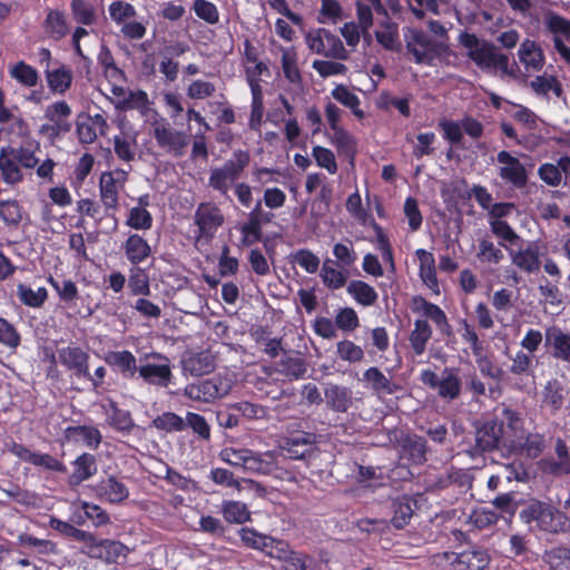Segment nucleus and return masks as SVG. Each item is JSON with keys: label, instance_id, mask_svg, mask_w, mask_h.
Returning a JSON list of instances; mask_svg holds the SVG:
<instances>
[{"label": "nucleus", "instance_id": "obj_1", "mask_svg": "<svg viewBox=\"0 0 570 570\" xmlns=\"http://www.w3.org/2000/svg\"><path fill=\"white\" fill-rule=\"evenodd\" d=\"M29 146H3L0 148V178L8 186H17L24 180V170L36 169L37 177L45 183L53 181L57 163L51 158L40 160L37 151Z\"/></svg>", "mask_w": 570, "mask_h": 570}, {"label": "nucleus", "instance_id": "obj_2", "mask_svg": "<svg viewBox=\"0 0 570 570\" xmlns=\"http://www.w3.org/2000/svg\"><path fill=\"white\" fill-rule=\"evenodd\" d=\"M519 515L531 529L549 534H564L570 531V517L567 512L548 502L531 501Z\"/></svg>", "mask_w": 570, "mask_h": 570}, {"label": "nucleus", "instance_id": "obj_3", "mask_svg": "<svg viewBox=\"0 0 570 570\" xmlns=\"http://www.w3.org/2000/svg\"><path fill=\"white\" fill-rule=\"evenodd\" d=\"M459 43L465 49L466 57L482 71L501 70L509 73V57L489 40L479 38L475 33L462 32Z\"/></svg>", "mask_w": 570, "mask_h": 570}, {"label": "nucleus", "instance_id": "obj_4", "mask_svg": "<svg viewBox=\"0 0 570 570\" xmlns=\"http://www.w3.org/2000/svg\"><path fill=\"white\" fill-rule=\"evenodd\" d=\"M234 376L229 373H218L209 379L198 380L187 384L181 395L193 402L213 403L227 396L234 386Z\"/></svg>", "mask_w": 570, "mask_h": 570}, {"label": "nucleus", "instance_id": "obj_5", "mask_svg": "<svg viewBox=\"0 0 570 570\" xmlns=\"http://www.w3.org/2000/svg\"><path fill=\"white\" fill-rule=\"evenodd\" d=\"M420 381L436 391L438 395L448 402L459 399L462 392V381L458 367H444L441 376L430 368L422 370Z\"/></svg>", "mask_w": 570, "mask_h": 570}, {"label": "nucleus", "instance_id": "obj_6", "mask_svg": "<svg viewBox=\"0 0 570 570\" xmlns=\"http://www.w3.org/2000/svg\"><path fill=\"white\" fill-rule=\"evenodd\" d=\"M248 163L249 155L247 151H234L232 158L225 161L222 167L210 170L208 185L223 196H227L230 186L240 176Z\"/></svg>", "mask_w": 570, "mask_h": 570}, {"label": "nucleus", "instance_id": "obj_7", "mask_svg": "<svg viewBox=\"0 0 570 570\" xmlns=\"http://www.w3.org/2000/svg\"><path fill=\"white\" fill-rule=\"evenodd\" d=\"M304 41L313 53L336 60H347L350 58L342 40L325 28L309 30L306 32Z\"/></svg>", "mask_w": 570, "mask_h": 570}, {"label": "nucleus", "instance_id": "obj_8", "mask_svg": "<svg viewBox=\"0 0 570 570\" xmlns=\"http://www.w3.org/2000/svg\"><path fill=\"white\" fill-rule=\"evenodd\" d=\"M151 128L154 138L160 149L175 157L185 154L189 144V136L185 131L176 130L165 118L153 121Z\"/></svg>", "mask_w": 570, "mask_h": 570}, {"label": "nucleus", "instance_id": "obj_9", "mask_svg": "<svg viewBox=\"0 0 570 570\" xmlns=\"http://www.w3.org/2000/svg\"><path fill=\"white\" fill-rule=\"evenodd\" d=\"M404 41L416 63L431 65L441 51V45L420 29H407L404 32Z\"/></svg>", "mask_w": 570, "mask_h": 570}, {"label": "nucleus", "instance_id": "obj_10", "mask_svg": "<svg viewBox=\"0 0 570 570\" xmlns=\"http://www.w3.org/2000/svg\"><path fill=\"white\" fill-rule=\"evenodd\" d=\"M497 160L499 163V176L504 183L518 189L525 187L528 174L524 165L517 157L502 150L498 153Z\"/></svg>", "mask_w": 570, "mask_h": 570}, {"label": "nucleus", "instance_id": "obj_11", "mask_svg": "<svg viewBox=\"0 0 570 570\" xmlns=\"http://www.w3.org/2000/svg\"><path fill=\"white\" fill-rule=\"evenodd\" d=\"M194 220L199 229V237L213 238L225 219L217 205L200 203L195 212Z\"/></svg>", "mask_w": 570, "mask_h": 570}, {"label": "nucleus", "instance_id": "obj_12", "mask_svg": "<svg viewBox=\"0 0 570 570\" xmlns=\"http://www.w3.org/2000/svg\"><path fill=\"white\" fill-rule=\"evenodd\" d=\"M500 245L509 253L511 263L522 272L533 274L539 271L541 262L537 243L528 242L524 247L520 246L518 249L508 246L503 242H500Z\"/></svg>", "mask_w": 570, "mask_h": 570}, {"label": "nucleus", "instance_id": "obj_13", "mask_svg": "<svg viewBox=\"0 0 570 570\" xmlns=\"http://www.w3.org/2000/svg\"><path fill=\"white\" fill-rule=\"evenodd\" d=\"M544 346L550 356L559 362L570 364V333L557 325L544 330Z\"/></svg>", "mask_w": 570, "mask_h": 570}, {"label": "nucleus", "instance_id": "obj_14", "mask_svg": "<svg viewBox=\"0 0 570 570\" xmlns=\"http://www.w3.org/2000/svg\"><path fill=\"white\" fill-rule=\"evenodd\" d=\"M390 441L396 443L412 462L425 461L426 441L422 436L394 430L390 433Z\"/></svg>", "mask_w": 570, "mask_h": 570}, {"label": "nucleus", "instance_id": "obj_15", "mask_svg": "<svg viewBox=\"0 0 570 570\" xmlns=\"http://www.w3.org/2000/svg\"><path fill=\"white\" fill-rule=\"evenodd\" d=\"M215 356L208 350L188 351L181 357L184 375L200 376L215 370Z\"/></svg>", "mask_w": 570, "mask_h": 570}, {"label": "nucleus", "instance_id": "obj_16", "mask_svg": "<svg viewBox=\"0 0 570 570\" xmlns=\"http://www.w3.org/2000/svg\"><path fill=\"white\" fill-rule=\"evenodd\" d=\"M151 356L163 362L158 364H142L138 367L137 372L144 382L160 387H167L173 376L169 360L158 353Z\"/></svg>", "mask_w": 570, "mask_h": 570}, {"label": "nucleus", "instance_id": "obj_17", "mask_svg": "<svg viewBox=\"0 0 570 570\" xmlns=\"http://www.w3.org/2000/svg\"><path fill=\"white\" fill-rule=\"evenodd\" d=\"M59 362L73 373L75 376L89 377V354L78 346H67L58 350Z\"/></svg>", "mask_w": 570, "mask_h": 570}, {"label": "nucleus", "instance_id": "obj_18", "mask_svg": "<svg viewBox=\"0 0 570 570\" xmlns=\"http://www.w3.org/2000/svg\"><path fill=\"white\" fill-rule=\"evenodd\" d=\"M101 409L106 416V423L111 429L122 434L131 433L135 428V421L129 411L118 407L114 401H109L107 404H102Z\"/></svg>", "mask_w": 570, "mask_h": 570}, {"label": "nucleus", "instance_id": "obj_19", "mask_svg": "<svg viewBox=\"0 0 570 570\" xmlns=\"http://www.w3.org/2000/svg\"><path fill=\"white\" fill-rule=\"evenodd\" d=\"M138 131L131 127L124 128L114 137V150L117 157L126 163L136 159L138 151Z\"/></svg>", "mask_w": 570, "mask_h": 570}, {"label": "nucleus", "instance_id": "obj_20", "mask_svg": "<svg viewBox=\"0 0 570 570\" xmlns=\"http://www.w3.org/2000/svg\"><path fill=\"white\" fill-rule=\"evenodd\" d=\"M503 434V422L490 421L475 432V450L479 452L492 451L498 448Z\"/></svg>", "mask_w": 570, "mask_h": 570}, {"label": "nucleus", "instance_id": "obj_21", "mask_svg": "<svg viewBox=\"0 0 570 570\" xmlns=\"http://www.w3.org/2000/svg\"><path fill=\"white\" fill-rule=\"evenodd\" d=\"M277 544L278 547L276 546V551L272 552V558L283 561V567L285 570L308 569V566L312 561L309 556L292 550L289 544L284 540Z\"/></svg>", "mask_w": 570, "mask_h": 570}, {"label": "nucleus", "instance_id": "obj_22", "mask_svg": "<svg viewBox=\"0 0 570 570\" xmlns=\"http://www.w3.org/2000/svg\"><path fill=\"white\" fill-rule=\"evenodd\" d=\"M327 406L338 413H345L353 403V392L350 387L328 383L324 391Z\"/></svg>", "mask_w": 570, "mask_h": 570}, {"label": "nucleus", "instance_id": "obj_23", "mask_svg": "<svg viewBox=\"0 0 570 570\" xmlns=\"http://www.w3.org/2000/svg\"><path fill=\"white\" fill-rule=\"evenodd\" d=\"M239 537L243 543L252 549L259 550L272 558V552L276 551L277 543H281V539H276L263 533L257 532L252 528H242L239 530Z\"/></svg>", "mask_w": 570, "mask_h": 570}, {"label": "nucleus", "instance_id": "obj_24", "mask_svg": "<svg viewBox=\"0 0 570 570\" xmlns=\"http://www.w3.org/2000/svg\"><path fill=\"white\" fill-rule=\"evenodd\" d=\"M363 381L366 383V386L377 395H391L400 389L395 382L376 366L368 367L364 371Z\"/></svg>", "mask_w": 570, "mask_h": 570}, {"label": "nucleus", "instance_id": "obj_25", "mask_svg": "<svg viewBox=\"0 0 570 570\" xmlns=\"http://www.w3.org/2000/svg\"><path fill=\"white\" fill-rule=\"evenodd\" d=\"M97 493L109 503H120L128 499L129 489L121 480L110 475L99 482Z\"/></svg>", "mask_w": 570, "mask_h": 570}, {"label": "nucleus", "instance_id": "obj_26", "mask_svg": "<svg viewBox=\"0 0 570 570\" xmlns=\"http://www.w3.org/2000/svg\"><path fill=\"white\" fill-rule=\"evenodd\" d=\"M282 453L276 451H266L257 453L253 450L247 462V472L269 475L276 470V463H279Z\"/></svg>", "mask_w": 570, "mask_h": 570}, {"label": "nucleus", "instance_id": "obj_27", "mask_svg": "<svg viewBox=\"0 0 570 570\" xmlns=\"http://www.w3.org/2000/svg\"><path fill=\"white\" fill-rule=\"evenodd\" d=\"M456 557L458 570H483L490 562L488 552L478 547L456 552Z\"/></svg>", "mask_w": 570, "mask_h": 570}, {"label": "nucleus", "instance_id": "obj_28", "mask_svg": "<svg viewBox=\"0 0 570 570\" xmlns=\"http://www.w3.org/2000/svg\"><path fill=\"white\" fill-rule=\"evenodd\" d=\"M126 258L137 265L147 259L151 254V248L147 240L138 234H131L122 244Z\"/></svg>", "mask_w": 570, "mask_h": 570}, {"label": "nucleus", "instance_id": "obj_29", "mask_svg": "<svg viewBox=\"0 0 570 570\" xmlns=\"http://www.w3.org/2000/svg\"><path fill=\"white\" fill-rule=\"evenodd\" d=\"M108 124L106 119L97 114L77 126L78 138L82 144L94 142L98 135H105Z\"/></svg>", "mask_w": 570, "mask_h": 570}, {"label": "nucleus", "instance_id": "obj_30", "mask_svg": "<svg viewBox=\"0 0 570 570\" xmlns=\"http://www.w3.org/2000/svg\"><path fill=\"white\" fill-rule=\"evenodd\" d=\"M65 434L68 440L82 441L92 450H97L102 440L100 431L90 425L68 426L65 430Z\"/></svg>", "mask_w": 570, "mask_h": 570}, {"label": "nucleus", "instance_id": "obj_31", "mask_svg": "<svg viewBox=\"0 0 570 570\" xmlns=\"http://www.w3.org/2000/svg\"><path fill=\"white\" fill-rule=\"evenodd\" d=\"M275 366L277 373L289 380H299L307 371V365L302 357L286 353L276 362Z\"/></svg>", "mask_w": 570, "mask_h": 570}, {"label": "nucleus", "instance_id": "obj_32", "mask_svg": "<svg viewBox=\"0 0 570 570\" xmlns=\"http://www.w3.org/2000/svg\"><path fill=\"white\" fill-rule=\"evenodd\" d=\"M73 472L70 475L71 484H79L97 473L96 456L90 453H82L73 462Z\"/></svg>", "mask_w": 570, "mask_h": 570}, {"label": "nucleus", "instance_id": "obj_33", "mask_svg": "<svg viewBox=\"0 0 570 570\" xmlns=\"http://www.w3.org/2000/svg\"><path fill=\"white\" fill-rule=\"evenodd\" d=\"M563 384L558 379H550L542 389V405L552 413L558 412L564 403Z\"/></svg>", "mask_w": 570, "mask_h": 570}, {"label": "nucleus", "instance_id": "obj_34", "mask_svg": "<svg viewBox=\"0 0 570 570\" xmlns=\"http://www.w3.org/2000/svg\"><path fill=\"white\" fill-rule=\"evenodd\" d=\"M106 362L119 370L124 376L132 379L138 371L136 357L129 351H112L107 353Z\"/></svg>", "mask_w": 570, "mask_h": 570}, {"label": "nucleus", "instance_id": "obj_35", "mask_svg": "<svg viewBox=\"0 0 570 570\" xmlns=\"http://www.w3.org/2000/svg\"><path fill=\"white\" fill-rule=\"evenodd\" d=\"M543 23L548 31L552 33L554 45L558 40L570 41V20L556 12L548 11L543 16Z\"/></svg>", "mask_w": 570, "mask_h": 570}, {"label": "nucleus", "instance_id": "obj_36", "mask_svg": "<svg viewBox=\"0 0 570 570\" xmlns=\"http://www.w3.org/2000/svg\"><path fill=\"white\" fill-rule=\"evenodd\" d=\"M415 254L420 261V276L422 281L433 292L439 293V284L434 267L435 261L433 255L422 248L417 249Z\"/></svg>", "mask_w": 570, "mask_h": 570}, {"label": "nucleus", "instance_id": "obj_37", "mask_svg": "<svg viewBox=\"0 0 570 570\" xmlns=\"http://www.w3.org/2000/svg\"><path fill=\"white\" fill-rule=\"evenodd\" d=\"M519 59L529 70L538 71L543 66V53L534 41L525 40L519 49Z\"/></svg>", "mask_w": 570, "mask_h": 570}, {"label": "nucleus", "instance_id": "obj_38", "mask_svg": "<svg viewBox=\"0 0 570 570\" xmlns=\"http://www.w3.org/2000/svg\"><path fill=\"white\" fill-rule=\"evenodd\" d=\"M432 337V327L425 320H416L414 328L410 334V344L415 355L420 356L425 352L426 344Z\"/></svg>", "mask_w": 570, "mask_h": 570}, {"label": "nucleus", "instance_id": "obj_39", "mask_svg": "<svg viewBox=\"0 0 570 570\" xmlns=\"http://www.w3.org/2000/svg\"><path fill=\"white\" fill-rule=\"evenodd\" d=\"M99 191L106 212L116 210L118 208V189L112 174L108 173L101 176Z\"/></svg>", "mask_w": 570, "mask_h": 570}, {"label": "nucleus", "instance_id": "obj_40", "mask_svg": "<svg viewBox=\"0 0 570 570\" xmlns=\"http://www.w3.org/2000/svg\"><path fill=\"white\" fill-rule=\"evenodd\" d=\"M45 71L48 87L52 91L63 94L70 88L72 81V72L68 67L61 65L53 70Z\"/></svg>", "mask_w": 570, "mask_h": 570}, {"label": "nucleus", "instance_id": "obj_41", "mask_svg": "<svg viewBox=\"0 0 570 570\" xmlns=\"http://www.w3.org/2000/svg\"><path fill=\"white\" fill-rule=\"evenodd\" d=\"M415 502L410 497L406 495L400 497L393 501V518L391 522L395 528L402 529L409 523L410 519L413 515L412 505Z\"/></svg>", "mask_w": 570, "mask_h": 570}, {"label": "nucleus", "instance_id": "obj_42", "mask_svg": "<svg viewBox=\"0 0 570 570\" xmlns=\"http://www.w3.org/2000/svg\"><path fill=\"white\" fill-rule=\"evenodd\" d=\"M71 115V108L66 101H58L49 105L45 110V117L58 128L71 129L69 117Z\"/></svg>", "mask_w": 570, "mask_h": 570}, {"label": "nucleus", "instance_id": "obj_43", "mask_svg": "<svg viewBox=\"0 0 570 570\" xmlns=\"http://www.w3.org/2000/svg\"><path fill=\"white\" fill-rule=\"evenodd\" d=\"M220 511L224 519L229 523L242 524L250 519L247 505L240 501H224Z\"/></svg>", "mask_w": 570, "mask_h": 570}, {"label": "nucleus", "instance_id": "obj_44", "mask_svg": "<svg viewBox=\"0 0 570 570\" xmlns=\"http://www.w3.org/2000/svg\"><path fill=\"white\" fill-rule=\"evenodd\" d=\"M542 560L550 570H570V548L556 547L547 550Z\"/></svg>", "mask_w": 570, "mask_h": 570}, {"label": "nucleus", "instance_id": "obj_45", "mask_svg": "<svg viewBox=\"0 0 570 570\" xmlns=\"http://www.w3.org/2000/svg\"><path fill=\"white\" fill-rule=\"evenodd\" d=\"M282 69L285 78L294 85L302 83V76L297 67V53L294 48L282 49Z\"/></svg>", "mask_w": 570, "mask_h": 570}, {"label": "nucleus", "instance_id": "obj_46", "mask_svg": "<svg viewBox=\"0 0 570 570\" xmlns=\"http://www.w3.org/2000/svg\"><path fill=\"white\" fill-rule=\"evenodd\" d=\"M45 30L50 38L59 40L68 32V24L63 12L51 10L45 20Z\"/></svg>", "mask_w": 570, "mask_h": 570}, {"label": "nucleus", "instance_id": "obj_47", "mask_svg": "<svg viewBox=\"0 0 570 570\" xmlns=\"http://www.w3.org/2000/svg\"><path fill=\"white\" fill-rule=\"evenodd\" d=\"M335 263L326 259L321 269V277L325 286L332 289H338L346 284L347 273L334 267Z\"/></svg>", "mask_w": 570, "mask_h": 570}, {"label": "nucleus", "instance_id": "obj_48", "mask_svg": "<svg viewBox=\"0 0 570 570\" xmlns=\"http://www.w3.org/2000/svg\"><path fill=\"white\" fill-rule=\"evenodd\" d=\"M332 97L340 104L350 108L357 118L362 119L364 117L363 110L360 109V98L354 92H352L346 86H336L332 90Z\"/></svg>", "mask_w": 570, "mask_h": 570}, {"label": "nucleus", "instance_id": "obj_49", "mask_svg": "<svg viewBox=\"0 0 570 570\" xmlns=\"http://www.w3.org/2000/svg\"><path fill=\"white\" fill-rule=\"evenodd\" d=\"M17 295L24 305L37 308L47 301L48 292L45 287L33 289L24 284H19L17 286Z\"/></svg>", "mask_w": 570, "mask_h": 570}, {"label": "nucleus", "instance_id": "obj_50", "mask_svg": "<svg viewBox=\"0 0 570 570\" xmlns=\"http://www.w3.org/2000/svg\"><path fill=\"white\" fill-rule=\"evenodd\" d=\"M347 292L362 305L371 306L377 299L375 289L362 281H352L347 286Z\"/></svg>", "mask_w": 570, "mask_h": 570}, {"label": "nucleus", "instance_id": "obj_51", "mask_svg": "<svg viewBox=\"0 0 570 570\" xmlns=\"http://www.w3.org/2000/svg\"><path fill=\"white\" fill-rule=\"evenodd\" d=\"M344 18V11L340 0H321L318 22L336 23Z\"/></svg>", "mask_w": 570, "mask_h": 570}, {"label": "nucleus", "instance_id": "obj_52", "mask_svg": "<svg viewBox=\"0 0 570 570\" xmlns=\"http://www.w3.org/2000/svg\"><path fill=\"white\" fill-rule=\"evenodd\" d=\"M342 60L330 59L326 60H314L312 68L322 78H328L332 76H343L347 72V67L341 62Z\"/></svg>", "mask_w": 570, "mask_h": 570}, {"label": "nucleus", "instance_id": "obj_53", "mask_svg": "<svg viewBox=\"0 0 570 570\" xmlns=\"http://www.w3.org/2000/svg\"><path fill=\"white\" fill-rule=\"evenodd\" d=\"M18 542L22 547H32L39 554L51 556L58 553L57 544L50 540L38 539L28 533H21Z\"/></svg>", "mask_w": 570, "mask_h": 570}, {"label": "nucleus", "instance_id": "obj_54", "mask_svg": "<svg viewBox=\"0 0 570 570\" xmlns=\"http://www.w3.org/2000/svg\"><path fill=\"white\" fill-rule=\"evenodd\" d=\"M250 451L245 448H225L219 452V459L232 466L242 468L246 471Z\"/></svg>", "mask_w": 570, "mask_h": 570}, {"label": "nucleus", "instance_id": "obj_55", "mask_svg": "<svg viewBox=\"0 0 570 570\" xmlns=\"http://www.w3.org/2000/svg\"><path fill=\"white\" fill-rule=\"evenodd\" d=\"M229 409L247 420H264L268 416V411L265 406L248 401L232 404Z\"/></svg>", "mask_w": 570, "mask_h": 570}, {"label": "nucleus", "instance_id": "obj_56", "mask_svg": "<svg viewBox=\"0 0 570 570\" xmlns=\"http://www.w3.org/2000/svg\"><path fill=\"white\" fill-rule=\"evenodd\" d=\"M71 11L78 23L90 26L96 21L95 7L86 0H72Z\"/></svg>", "mask_w": 570, "mask_h": 570}, {"label": "nucleus", "instance_id": "obj_57", "mask_svg": "<svg viewBox=\"0 0 570 570\" xmlns=\"http://www.w3.org/2000/svg\"><path fill=\"white\" fill-rule=\"evenodd\" d=\"M126 225L137 230H148L153 226V216L146 208L132 207L128 213Z\"/></svg>", "mask_w": 570, "mask_h": 570}, {"label": "nucleus", "instance_id": "obj_58", "mask_svg": "<svg viewBox=\"0 0 570 570\" xmlns=\"http://www.w3.org/2000/svg\"><path fill=\"white\" fill-rule=\"evenodd\" d=\"M422 312L435 323L441 333L450 334L451 326L448 322L445 313L435 304L422 299Z\"/></svg>", "mask_w": 570, "mask_h": 570}, {"label": "nucleus", "instance_id": "obj_59", "mask_svg": "<svg viewBox=\"0 0 570 570\" xmlns=\"http://www.w3.org/2000/svg\"><path fill=\"white\" fill-rule=\"evenodd\" d=\"M332 131L331 140L337 147L338 151L353 158L356 150L355 139L343 127Z\"/></svg>", "mask_w": 570, "mask_h": 570}, {"label": "nucleus", "instance_id": "obj_60", "mask_svg": "<svg viewBox=\"0 0 570 570\" xmlns=\"http://www.w3.org/2000/svg\"><path fill=\"white\" fill-rule=\"evenodd\" d=\"M153 425L157 430H161L165 432H179L185 428V422L183 417L173 412H166L161 415H158L153 420Z\"/></svg>", "mask_w": 570, "mask_h": 570}, {"label": "nucleus", "instance_id": "obj_61", "mask_svg": "<svg viewBox=\"0 0 570 570\" xmlns=\"http://www.w3.org/2000/svg\"><path fill=\"white\" fill-rule=\"evenodd\" d=\"M491 232L502 239L503 242H508L513 246L519 242H522L521 237L513 230V228L502 219H490Z\"/></svg>", "mask_w": 570, "mask_h": 570}, {"label": "nucleus", "instance_id": "obj_62", "mask_svg": "<svg viewBox=\"0 0 570 570\" xmlns=\"http://www.w3.org/2000/svg\"><path fill=\"white\" fill-rule=\"evenodd\" d=\"M193 10L199 19L204 20L208 24H216L219 21L217 7L208 0H195Z\"/></svg>", "mask_w": 570, "mask_h": 570}, {"label": "nucleus", "instance_id": "obj_63", "mask_svg": "<svg viewBox=\"0 0 570 570\" xmlns=\"http://www.w3.org/2000/svg\"><path fill=\"white\" fill-rule=\"evenodd\" d=\"M104 561L117 563L120 558H126L129 550L120 541L102 539Z\"/></svg>", "mask_w": 570, "mask_h": 570}, {"label": "nucleus", "instance_id": "obj_64", "mask_svg": "<svg viewBox=\"0 0 570 570\" xmlns=\"http://www.w3.org/2000/svg\"><path fill=\"white\" fill-rule=\"evenodd\" d=\"M10 73L20 83L28 87L36 86L39 79L37 70L22 61L18 62Z\"/></svg>", "mask_w": 570, "mask_h": 570}]
</instances>
